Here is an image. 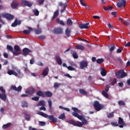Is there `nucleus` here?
Wrapping results in <instances>:
<instances>
[{
    "instance_id": "nucleus-1",
    "label": "nucleus",
    "mask_w": 130,
    "mask_h": 130,
    "mask_svg": "<svg viewBox=\"0 0 130 130\" xmlns=\"http://www.w3.org/2000/svg\"><path fill=\"white\" fill-rule=\"evenodd\" d=\"M72 109L74 111L72 113V115L75 117H77L78 119H80V120H82V122L80 121L76 122L74 120H70L69 123L73 124L74 126H78L79 127L83 126V124H87L88 121H87L85 118H83V116L78 114L81 113V111L76 107H72Z\"/></svg>"
},
{
    "instance_id": "nucleus-2",
    "label": "nucleus",
    "mask_w": 130,
    "mask_h": 130,
    "mask_svg": "<svg viewBox=\"0 0 130 130\" xmlns=\"http://www.w3.org/2000/svg\"><path fill=\"white\" fill-rule=\"evenodd\" d=\"M37 114L39 115H41L43 117H45V118H48L49 120H51L53 122H57V119L54 117L53 115H48L47 114H45L43 112H38Z\"/></svg>"
},
{
    "instance_id": "nucleus-3",
    "label": "nucleus",
    "mask_w": 130,
    "mask_h": 130,
    "mask_svg": "<svg viewBox=\"0 0 130 130\" xmlns=\"http://www.w3.org/2000/svg\"><path fill=\"white\" fill-rule=\"evenodd\" d=\"M115 76L117 79H123L127 77V73L125 72L124 70H120L115 73Z\"/></svg>"
},
{
    "instance_id": "nucleus-4",
    "label": "nucleus",
    "mask_w": 130,
    "mask_h": 130,
    "mask_svg": "<svg viewBox=\"0 0 130 130\" xmlns=\"http://www.w3.org/2000/svg\"><path fill=\"white\" fill-rule=\"evenodd\" d=\"M0 91L2 93V94L0 93V99H2L3 101H6L7 100V94H6V90L4 89L3 86L0 87Z\"/></svg>"
},
{
    "instance_id": "nucleus-5",
    "label": "nucleus",
    "mask_w": 130,
    "mask_h": 130,
    "mask_svg": "<svg viewBox=\"0 0 130 130\" xmlns=\"http://www.w3.org/2000/svg\"><path fill=\"white\" fill-rule=\"evenodd\" d=\"M93 107L95 111H100L102 109V105L99 103V102L95 101L93 103Z\"/></svg>"
},
{
    "instance_id": "nucleus-6",
    "label": "nucleus",
    "mask_w": 130,
    "mask_h": 130,
    "mask_svg": "<svg viewBox=\"0 0 130 130\" xmlns=\"http://www.w3.org/2000/svg\"><path fill=\"white\" fill-rule=\"evenodd\" d=\"M7 48L10 51V52H12L14 55H19V54H20L21 53V52L14 51V48L11 46L7 45Z\"/></svg>"
},
{
    "instance_id": "nucleus-7",
    "label": "nucleus",
    "mask_w": 130,
    "mask_h": 130,
    "mask_svg": "<svg viewBox=\"0 0 130 130\" xmlns=\"http://www.w3.org/2000/svg\"><path fill=\"white\" fill-rule=\"evenodd\" d=\"M1 16L3 17V18H6L8 20H11L14 19V16L9 13H2Z\"/></svg>"
},
{
    "instance_id": "nucleus-8",
    "label": "nucleus",
    "mask_w": 130,
    "mask_h": 130,
    "mask_svg": "<svg viewBox=\"0 0 130 130\" xmlns=\"http://www.w3.org/2000/svg\"><path fill=\"white\" fill-rule=\"evenodd\" d=\"M126 4V1H125V0H120L117 4V7L118 8H121V7H123V8H124Z\"/></svg>"
},
{
    "instance_id": "nucleus-9",
    "label": "nucleus",
    "mask_w": 130,
    "mask_h": 130,
    "mask_svg": "<svg viewBox=\"0 0 130 130\" xmlns=\"http://www.w3.org/2000/svg\"><path fill=\"white\" fill-rule=\"evenodd\" d=\"M88 63L89 62L87 60H83L80 62V69L83 70L84 68H87L88 67Z\"/></svg>"
},
{
    "instance_id": "nucleus-10",
    "label": "nucleus",
    "mask_w": 130,
    "mask_h": 130,
    "mask_svg": "<svg viewBox=\"0 0 130 130\" xmlns=\"http://www.w3.org/2000/svg\"><path fill=\"white\" fill-rule=\"evenodd\" d=\"M21 5L22 6H24V7H28V8H31V7H32V3L26 0H22Z\"/></svg>"
},
{
    "instance_id": "nucleus-11",
    "label": "nucleus",
    "mask_w": 130,
    "mask_h": 130,
    "mask_svg": "<svg viewBox=\"0 0 130 130\" xmlns=\"http://www.w3.org/2000/svg\"><path fill=\"white\" fill-rule=\"evenodd\" d=\"M63 28L62 27L55 28L52 31L54 34H62L63 31H62Z\"/></svg>"
},
{
    "instance_id": "nucleus-12",
    "label": "nucleus",
    "mask_w": 130,
    "mask_h": 130,
    "mask_svg": "<svg viewBox=\"0 0 130 130\" xmlns=\"http://www.w3.org/2000/svg\"><path fill=\"white\" fill-rule=\"evenodd\" d=\"M58 6L59 7H63V9L60 10L61 14H62L66 11V9L67 8V7H68V3H65L64 4L62 3V2H59L58 3Z\"/></svg>"
},
{
    "instance_id": "nucleus-13",
    "label": "nucleus",
    "mask_w": 130,
    "mask_h": 130,
    "mask_svg": "<svg viewBox=\"0 0 130 130\" xmlns=\"http://www.w3.org/2000/svg\"><path fill=\"white\" fill-rule=\"evenodd\" d=\"M22 52L23 55H24V56H27V55H28V53H31L32 52V51L27 48H24L23 49Z\"/></svg>"
},
{
    "instance_id": "nucleus-14",
    "label": "nucleus",
    "mask_w": 130,
    "mask_h": 130,
    "mask_svg": "<svg viewBox=\"0 0 130 130\" xmlns=\"http://www.w3.org/2000/svg\"><path fill=\"white\" fill-rule=\"evenodd\" d=\"M36 92V89L33 88H31L28 90L25 91V94H28V95H33Z\"/></svg>"
},
{
    "instance_id": "nucleus-15",
    "label": "nucleus",
    "mask_w": 130,
    "mask_h": 130,
    "mask_svg": "<svg viewBox=\"0 0 130 130\" xmlns=\"http://www.w3.org/2000/svg\"><path fill=\"white\" fill-rule=\"evenodd\" d=\"M89 25H90V23L87 22L80 24L79 27L80 29H89Z\"/></svg>"
},
{
    "instance_id": "nucleus-16",
    "label": "nucleus",
    "mask_w": 130,
    "mask_h": 130,
    "mask_svg": "<svg viewBox=\"0 0 130 130\" xmlns=\"http://www.w3.org/2000/svg\"><path fill=\"white\" fill-rule=\"evenodd\" d=\"M118 123L120 124L119 127H120V128H122V127L125 125V123L123 121V119L121 117H119Z\"/></svg>"
},
{
    "instance_id": "nucleus-17",
    "label": "nucleus",
    "mask_w": 130,
    "mask_h": 130,
    "mask_svg": "<svg viewBox=\"0 0 130 130\" xmlns=\"http://www.w3.org/2000/svg\"><path fill=\"white\" fill-rule=\"evenodd\" d=\"M21 20H18L17 19H16L14 22L11 24V26L12 27H17L18 25H21Z\"/></svg>"
},
{
    "instance_id": "nucleus-18",
    "label": "nucleus",
    "mask_w": 130,
    "mask_h": 130,
    "mask_svg": "<svg viewBox=\"0 0 130 130\" xmlns=\"http://www.w3.org/2000/svg\"><path fill=\"white\" fill-rule=\"evenodd\" d=\"M55 58L56 61H57L59 66H61V64H62V61L60 57H59V56L58 55L56 56Z\"/></svg>"
},
{
    "instance_id": "nucleus-19",
    "label": "nucleus",
    "mask_w": 130,
    "mask_h": 130,
    "mask_svg": "<svg viewBox=\"0 0 130 130\" xmlns=\"http://www.w3.org/2000/svg\"><path fill=\"white\" fill-rule=\"evenodd\" d=\"M11 89L17 92H20L22 90V86L19 85L18 87H16V86H11Z\"/></svg>"
},
{
    "instance_id": "nucleus-20",
    "label": "nucleus",
    "mask_w": 130,
    "mask_h": 130,
    "mask_svg": "<svg viewBox=\"0 0 130 130\" xmlns=\"http://www.w3.org/2000/svg\"><path fill=\"white\" fill-rule=\"evenodd\" d=\"M18 6H19V2L17 1H14L11 4V8L12 9H16Z\"/></svg>"
},
{
    "instance_id": "nucleus-21",
    "label": "nucleus",
    "mask_w": 130,
    "mask_h": 130,
    "mask_svg": "<svg viewBox=\"0 0 130 130\" xmlns=\"http://www.w3.org/2000/svg\"><path fill=\"white\" fill-rule=\"evenodd\" d=\"M49 72V69L48 68V67H46L43 70L42 75H43V76H44L45 77L47 76V75H48Z\"/></svg>"
},
{
    "instance_id": "nucleus-22",
    "label": "nucleus",
    "mask_w": 130,
    "mask_h": 130,
    "mask_svg": "<svg viewBox=\"0 0 130 130\" xmlns=\"http://www.w3.org/2000/svg\"><path fill=\"white\" fill-rule=\"evenodd\" d=\"M7 74H8L9 76L13 75V76H15V77H18V73H17L15 71L9 70L7 72Z\"/></svg>"
},
{
    "instance_id": "nucleus-23",
    "label": "nucleus",
    "mask_w": 130,
    "mask_h": 130,
    "mask_svg": "<svg viewBox=\"0 0 130 130\" xmlns=\"http://www.w3.org/2000/svg\"><path fill=\"white\" fill-rule=\"evenodd\" d=\"M48 103L49 104V112H52L53 110H52V102L51 101V100L49 99L48 101Z\"/></svg>"
},
{
    "instance_id": "nucleus-24",
    "label": "nucleus",
    "mask_w": 130,
    "mask_h": 130,
    "mask_svg": "<svg viewBox=\"0 0 130 130\" xmlns=\"http://www.w3.org/2000/svg\"><path fill=\"white\" fill-rule=\"evenodd\" d=\"M100 71H101V75H102L103 77H105V76L107 75V72H106V70H105L104 68H100Z\"/></svg>"
},
{
    "instance_id": "nucleus-25",
    "label": "nucleus",
    "mask_w": 130,
    "mask_h": 130,
    "mask_svg": "<svg viewBox=\"0 0 130 130\" xmlns=\"http://www.w3.org/2000/svg\"><path fill=\"white\" fill-rule=\"evenodd\" d=\"M37 95L40 97H42V98H45V94L43 91L39 90L37 92Z\"/></svg>"
},
{
    "instance_id": "nucleus-26",
    "label": "nucleus",
    "mask_w": 130,
    "mask_h": 130,
    "mask_svg": "<svg viewBox=\"0 0 130 130\" xmlns=\"http://www.w3.org/2000/svg\"><path fill=\"white\" fill-rule=\"evenodd\" d=\"M80 4L83 6V7H86V9L87 10H90V6H87V4L86 3H84V0H80Z\"/></svg>"
},
{
    "instance_id": "nucleus-27",
    "label": "nucleus",
    "mask_w": 130,
    "mask_h": 130,
    "mask_svg": "<svg viewBox=\"0 0 130 130\" xmlns=\"http://www.w3.org/2000/svg\"><path fill=\"white\" fill-rule=\"evenodd\" d=\"M44 94H45V97L50 98V97H52V92H51L49 91H45Z\"/></svg>"
},
{
    "instance_id": "nucleus-28",
    "label": "nucleus",
    "mask_w": 130,
    "mask_h": 130,
    "mask_svg": "<svg viewBox=\"0 0 130 130\" xmlns=\"http://www.w3.org/2000/svg\"><path fill=\"white\" fill-rule=\"evenodd\" d=\"M38 28L35 29V33L36 34H37V35H39V34H41L42 31H41V28H39V24H38L37 25Z\"/></svg>"
},
{
    "instance_id": "nucleus-29",
    "label": "nucleus",
    "mask_w": 130,
    "mask_h": 130,
    "mask_svg": "<svg viewBox=\"0 0 130 130\" xmlns=\"http://www.w3.org/2000/svg\"><path fill=\"white\" fill-rule=\"evenodd\" d=\"M71 29H70L69 28H67L66 29L65 34L67 37H70L71 36Z\"/></svg>"
},
{
    "instance_id": "nucleus-30",
    "label": "nucleus",
    "mask_w": 130,
    "mask_h": 130,
    "mask_svg": "<svg viewBox=\"0 0 130 130\" xmlns=\"http://www.w3.org/2000/svg\"><path fill=\"white\" fill-rule=\"evenodd\" d=\"M37 106H45V101L43 100L40 101L37 104Z\"/></svg>"
},
{
    "instance_id": "nucleus-31",
    "label": "nucleus",
    "mask_w": 130,
    "mask_h": 130,
    "mask_svg": "<svg viewBox=\"0 0 130 130\" xmlns=\"http://www.w3.org/2000/svg\"><path fill=\"white\" fill-rule=\"evenodd\" d=\"M11 125H12V123L9 122L6 124H4L3 125V129H6L7 128H8V127H10Z\"/></svg>"
},
{
    "instance_id": "nucleus-32",
    "label": "nucleus",
    "mask_w": 130,
    "mask_h": 130,
    "mask_svg": "<svg viewBox=\"0 0 130 130\" xmlns=\"http://www.w3.org/2000/svg\"><path fill=\"white\" fill-rule=\"evenodd\" d=\"M71 53H72V56L74 57V58L77 59V58H78V57H79V56H78V54H77V52H76V51H73L71 52Z\"/></svg>"
},
{
    "instance_id": "nucleus-33",
    "label": "nucleus",
    "mask_w": 130,
    "mask_h": 130,
    "mask_svg": "<svg viewBox=\"0 0 130 130\" xmlns=\"http://www.w3.org/2000/svg\"><path fill=\"white\" fill-rule=\"evenodd\" d=\"M79 92L80 94H82V95H86L88 94V93H87L86 92V91L84 89H79Z\"/></svg>"
},
{
    "instance_id": "nucleus-34",
    "label": "nucleus",
    "mask_w": 130,
    "mask_h": 130,
    "mask_svg": "<svg viewBox=\"0 0 130 130\" xmlns=\"http://www.w3.org/2000/svg\"><path fill=\"white\" fill-rule=\"evenodd\" d=\"M77 49H80V50H84L85 49V47L81 45H78L76 47Z\"/></svg>"
},
{
    "instance_id": "nucleus-35",
    "label": "nucleus",
    "mask_w": 130,
    "mask_h": 130,
    "mask_svg": "<svg viewBox=\"0 0 130 130\" xmlns=\"http://www.w3.org/2000/svg\"><path fill=\"white\" fill-rule=\"evenodd\" d=\"M56 22L58 24H60V25H62V26H64V22L62 21V20H60L59 18L56 19Z\"/></svg>"
},
{
    "instance_id": "nucleus-36",
    "label": "nucleus",
    "mask_w": 130,
    "mask_h": 130,
    "mask_svg": "<svg viewBox=\"0 0 130 130\" xmlns=\"http://www.w3.org/2000/svg\"><path fill=\"white\" fill-rule=\"evenodd\" d=\"M32 12L35 15V16H39V11L37 10V9H35L32 10Z\"/></svg>"
},
{
    "instance_id": "nucleus-37",
    "label": "nucleus",
    "mask_w": 130,
    "mask_h": 130,
    "mask_svg": "<svg viewBox=\"0 0 130 130\" xmlns=\"http://www.w3.org/2000/svg\"><path fill=\"white\" fill-rule=\"evenodd\" d=\"M58 119H62V120H63V119H66V115L64 114V113L61 114L58 117Z\"/></svg>"
},
{
    "instance_id": "nucleus-38",
    "label": "nucleus",
    "mask_w": 130,
    "mask_h": 130,
    "mask_svg": "<svg viewBox=\"0 0 130 130\" xmlns=\"http://www.w3.org/2000/svg\"><path fill=\"white\" fill-rule=\"evenodd\" d=\"M114 116V112L109 113L107 115L108 118H112Z\"/></svg>"
},
{
    "instance_id": "nucleus-39",
    "label": "nucleus",
    "mask_w": 130,
    "mask_h": 130,
    "mask_svg": "<svg viewBox=\"0 0 130 130\" xmlns=\"http://www.w3.org/2000/svg\"><path fill=\"white\" fill-rule=\"evenodd\" d=\"M67 24L68 26H72L73 25V21L71 19H68L67 21Z\"/></svg>"
},
{
    "instance_id": "nucleus-40",
    "label": "nucleus",
    "mask_w": 130,
    "mask_h": 130,
    "mask_svg": "<svg viewBox=\"0 0 130 130\" xmlns=\"http://www.w3.org/2000/svg\"><path fill=\"white\" fill-rule=\"evenodd\" d=\"M103 9L105 11H110V10H112L113 9V7L111 6H109L108 8H106V7L104 6Z\"/></svg>"
},
{
    "instance_id": "nucleus-41",
    "label": "nucleus",
    "mask_w": 130,
    "mask_h": 130,
    "mask_svg": "<svg viewBox=\"0 0 130 130\" xmlns=\"http://www.w3.org/2000/svg\"><path fill=\"white\" fill-rule=\"evenodd\" d=\"M103 61H104V59L103 58H99L96 60V63L99 64L102 63Z\"/></svg>"
},
{
    "instance_id": "nucleus-42",
    "label": "nucleus",
    "mask_w": 130,
    "mask_h": 130,
    "mask_svg": "<svg viewBox=\"0 0 130 130\" xmlns=\"http://www.w3.org/2000/svg\"><path fill=\"white\" fill-rule=\"evenodd\" d=\"M102 94L103 95V96L104 97H105L106 98H108L109 95H108V93H107V92H106L105 91L103 90L102 91Z\"/></svg>"
},
{
    "instance_id": "nucleus-43",
    "label": "nucleus",
    "mask_w": 130,
    "mask_h": 130,
    "mask_svg": "<svg viewBox=\"0 0 130 130\" xmlns=\"http://www.w3.org/2000/svg\"><path fill=\"white\" fill-rule=\"evenodd\" d=\"M21 104L22 107H28V104L25 101L22 102Z\"/></svg>"
},
{
    "instance_id": "nucleus-44",
    "label": "nucleus",
    "mask_w": 130,
    "mask_h": 130,
    "mask_svg": "<svg viewBox=\"0 0 130 130\" xmlns=\"http://www.w3.org/2000/svg\"><path fill=\"white\" fill-rule=\"evenodd\" d=\"M118 104L120 106H124V105H125V103H124V102H123L122 101H119L118 102Z\"/></svg>"
},
{
    "instance_id": "nucleus-45",
    "label": "nucleus",
    "mask_w": 130,
    "mask_h": 130,
    "mask_svg": "<svg viewBox=\"0 0 130 130\" xmlns=\"http://www.w3.org/2000/svg\"><path fill=\"white\" fill-rule=\"evenodd\" d=\"M14 49L15 51L20 52V47L18 45L14 46Z\"/></svg>"
},
{
    "instance_id": "nucleus-46",
    "label": "nucleus",
    "mask_w": 130,
    "mask_h": 130,
    "mask_svg": "<svg viewBox=\"0 0 130 130\" xmlns=\"http://www.w3.org/2000/svg\"><path fill=\"white\" fill-rule=\"evenodd\" d=\"M34 101H39V96H34L31 98Z\"/></svg>"
},
{
    "instance_id": "nucleus-47",
    "label": "nucleus",
    "mask_w": 130,
    "mask_h": 130,
    "mask_svg": "<svg viewBox=\"0 0 130 130\" xmlns=\"http://www.w3.org/2000/svg\"><path fill=\"white\" fill-rule=\"evenodd\" d=\"M109 88H110V86L109 85V84H107L106 86L105 91H106V92H108L109 91Z\"/></svg>"
},
{
    "instance_id": "nucleus-48",
    "label": "nucleus",
    "mask_w": 130,
    "mask_h": 130,
    "mask_svg": "<svg viewBox=\"0 0 130 130\" xmlns=\"http://www.w3.org/2000/svg\"><path fill=\"white\" fill-rule=\"evenodd\" d=\"M39 124L41 125V126H44L46 123H45V122L39 121Z\"/></svg>"
},
{
    "instance_id": "nucleus-49",
    "label": "nucleus",
    "mask_w": 130,
    "mask_h": 130,
    "mask_svg": "<svg viewBox=\"0 0 130 130\" xmlns=\"http://www.w3.org/2000/svg\"><path fill=\"white\" fill-rule=\"evenodd\" d=\"M25 67H22V68L24 70V72H27V71H28V66H27V64L25 63Z\"/></svg>"
},
{
    "instance_id": "nucleus-50",
    "label": "nucleus",
    "mask_w": 130,
    "mask_h": 130,
    "mask_svg": "<svg viewBox=\"0 0 130 130\" xmlns=\"http://www.w3.org/2000/svg\"><path fill=\"white\" fill-rule=\"evenodd\" d=\"M37 2L39 5H42L44 3V0H37Z\"/></svg>"
},
{
    "instance_id": "nucleus-51",
    "label": "nucleus",
    "mask_w": 130,
    "mask_h": 130,
    "mask_svg": "<svg viewBox=\"0 0 130 130\" xmlns=\"http://www.w3.org/2000/svg\"><path fill=\"white\" fill-rule=\"evenodd\" d=\"M24 34H26V35H29L30 34V30H24L23 31Z\"/></svg>"
},
{
    "instance_id": "nucleus-52",
    "label": "nucleus",
    "mask_w": 130,
    "mask_h": 130,
    "mask_svg": "<svg viewBox=\"0 0 130 130\" xmlns=\"http://www.w3.org/2000/svg\"><path fill=\"white\" fill-rule=\"evenodd\" d=\"M111 124L113 126H118V123H117V122H112Z\"/></svg>"
},
{
    "instance_id": "nucleus-53",
    "label": "nucleus",
    "mask_w": 130,
    "mask_h": 130,
    "mask_svg": "<svg viewBox=\"0 0 130 130\" xmlns=\"http://www.w3.org/2000/svg\"><path fill=\"white\" fill-rule=\"evenodd\" d=\"M60 85V84L56 82L54 84V88H58V87H59Z\"/></svg>"
},
{
    "instance_id": "nucleus-54",
    "label": "nucleus",
    "mask_w": 130,
    "mask_h": 130,
    "mask_svg": "<svg viewBox=\"0 0 130 130\" xmlns=\"http://www.w3.org/2000/svg\"><path fill=\"white\" fill-rule=\"evenodd\" d=\"M53 16L54 17H56V18L58 16V10H56L54 12Z\"/></svg>"
},
{
    "instance_id": "nucleus-55",
    "label": "nucleus",
    "mask_w": 130,
    "mask_h": 130,
    "mask_svg": "<svg viewBox=\"0 0 130 130\" xmlns=\"http://www.w3.org/2000/svg\"><path fill=\"white\" fill-rule=\"evenodd\" d=\"M25 118L26 119V120H29L30 119V118H31V117L30 116V115H26L25 116Z\"/></svg>"
},
{
    "instance_id": "nucleus-56",
    "label": "nucleus",
    "mask_w": 130,
    "mask_h": 130,
    "mask_svg": "<svg viewBox=\"0 0 130 130\" xmlns=\"http://www.w3.org/2000/svg\"><path fill=\"white\" fill-rule=\"evenodd\" d=\"M116 82H117L116 78H114L113 79V82L111 83L112 86H114V85H115V84H116Z\"/></svg>"
},
{
    "instance_id": "nucleus-57",
    "label": "nucleus",
    "mask_w": 130,
    "mask_h": 130,
    "mask_svg": "<svg viewBox=\"0 0 130 130\" xmlns=\"http://www.w3.org/2000/svg\"><path fill=\"white\" fill-rule=\"evenodd\" d=\"M30 64H34V62H35V59H34V58H32L30 60Z\"/></svg>"
},
{
    "instance_id": "nucleus-58",
    "label": "nucleus",
    "mask_w": 130,
    "mask_h": 130,
    "mask_svg": "<svg viewBox=\"0 0 130 130\" xmlns=\"http://www.w3.org/2000/svg\"><path fill=\"white\" fill-rule=\"evenodd\" d=\"M40 110H43L44 111H45V110H46V108H45V106H42V107L40 108Z\"/></svg>"
},
{
    "instance_id": "nucleus-59",
    "label": "nucleus",
    "mask_w": 130,
    "mask_h": 130,
    "mask_svg": "<svg viewBox=\"0 0 130 130\" xmlns=\"http://www.w3.org/2000/svg\"><path fill=\"white\" fill-rule=\"evenodd\" d=\"M67 69L69 70V71H75V68L72 67L71 66L68 67Z\"/></svg>"
},
{
    "instance_id": "nucleus-60",
    "label": "nucleus",
    "mask_w": 130,
    "mask_h": 130,
    "mask_svg": "<svg viewBox=\"0 0 130 130\" xmlns=\"http://www.w3.org/2000/svg\"><path fill=\"white\" fill-rule=\"evenodd\" d=\"M114 49H115V46L113 45L111 48L110 49V52H112V51H113V50H114Z\"/></svg>"
},
{
    "instance_id": "nucleus-61",
    "label": "nucleus",
    "mask_w": 130,
    "mask_h": 130,
    "mask_svg": "<svg viewBox=\"0 0 130 130\" xmlns=\"http://www.w3.org/2000/svg\"><path fill=\"white\" fill-rule=\"evenodd\" d=\"M45 36H39V39H41V40H44L45 39Z\"/></svg>"
},
{
    "instance_id": "nucleus-62",
    "label": "nucleus",
    "mask_w": 130,
    "mask_h": 130,
    "mask_svg": "<svg viewBox=\"0 0 130 130\" xmlns=\"http://www.w3.org/2000/svg\"><path fill=\"white\" fill-rule=\"evenodd\" d=\"M122 50H123V49H121L120 48H119L117 50V53H120V52H121Z\"/></svg>"
},
{
    "instance_id": "nucleus-63",
    "label": "nucleus",
    "mask_w": 130,
    "mask_h": 130,
    "mask_svg": "<svg viewBox=\"0 0 130 130\" xmlns=\"http://www.w3.org/2000/svg\"><path fill=\"white\" fill-rule=\"evenodd\" d=\"M28 96H29V95L27 93L23 94L21 95V97H22V98L28 97Z\"/></svg>"
},
{
    "instance_id": "nucleus-64",
    "label": "nucleus",
    "mask_w": 130,
    "mask_h": 130,
    "mask_svg": "<svg viewBox=\"0 0 130 130\" xmlns=\"http://www.w3.org/2000/svg\"><path fill=\"white\" fill-rule=\"evenodd\" d=\"M108 27L109 28V29H113V26H112V25H111L110 23L108 24Z\"/></svg>"
}]
</instances>
